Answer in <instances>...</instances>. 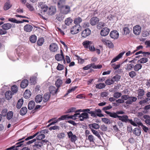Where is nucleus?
<instances>
[{
    "mask_svg": "<svg viewBox=\"0 0 150 150\" xmlns=\"http://www.w3.org/2000/svg\"><path fill=\"white\" fill-rule=\"evenodd\" d=\"M129 122L132 125L135 127L137 126V125L138 126H140L142 124L140 120L137 117L135 118L133 120L132 119H130Z\"/></svg>",
    "mask_w": 150,
    "mask_h": 150,
    "instance_id": "f03ea898",
    "label": "nucleus"
},
{
    "mask_svg": "<svg viewBox=\"0 0 150 150\" xmlns=\"http://www.w3.org/2000/svg\"><path fill=\"white\" fill-rule=\"evenodd\" d=\"M63 54H57L55 56L56 59L58 61H61L64 59Z\"/></svg>",
    "mask_w": 150,
    "mask_h": 150,
    "instance_id": "c756f323",
    "label": "nucleus"
},
{
    "mask_svg": "<svg viewBox=\"0 0 150 150\" xmlns=\"http://www.w3.org/2000/svg\"><path fill=\"white\" fill-rule=\"evenodd\" d=\"M122 94L120 92H116L114 93L113 94V97L116 98H118L122 96Z\"/></svg>",
    "mask_w": 150,
    "mask_h": 150,
    "instance_id": "680f3d73",
    "label": "nucleus"
},
{
    "mask_svg": "<svg viewBox=\"0 0 150 150\" xmlns=\"http://www.w3.org/2000/svg\"><path fill=\"white\" fill-rule=\"evenodd\" d=\"M99 19L96 17H93L91 18L90 23L92 25H95L99 21Z\"/></svg>",
    "mask_w": 150,
    "mask_h": 150,
    "instance_id": "a211bd4d",
    "label": "nucleus"
},
{
    "mask_svg": "<svg viewBox=\"0 0 150 150\" xmlns=\"http://www.w3.org/2000/svg\"><path fill=\"white\" fill-rule=\"evenodd\" d=\"M145 94L144 91L142 89H139L137 91V98L138 99H141L142 97Z\"/></svg>",
    "mask_w": 150,
    "mask_h": 150,
    "instance_id": "f3484780",
    "label": "nucleus"
},
{
    "mask_svg": "<svg viewBox=\"0 0 150 150\" xmlns=\"http://www.w3.org/2000/svg\"><path fill=\"white\" fill-rule=\"evenodd\" d=\"M105 83L108 85H110L114 83L113 81L112 78H110L106 80L105 81Z\"/></svg>",
    "mask_w": 150,
    "mask_h": 150,
    "instance_id": "3c124183",
    "label": "nucleus"
},
{
    "mask_svg": "<svg viewBox=\"0 0 150 150\" xmlns=\"http://www.w3.org/2000/svg\"><path fill=\"white\" fill-rule=\"evenodd\" d=\"M26 6L27 8L31 11H33L34 10L33 7L28 3H26Z\"/></svg>",
    "mask_w": 150,
    "mask_h": 150,
    "instance_id": "338daca9",
    "label": "nucleus"
},
{
    "mask_svg": "<svg viewBox=\"0 0 150 150\" xmlns=\"http://www.w3.org/2000/svg\"><path fill=\"white\" fill-rule=\"evenodd\" d=\"M18 86L16 85H13L11 88V90L13 94L16 93L18 91Z\"/></svg>",
    "mask_w": 150,
    "mask_h": 150,
    "instance_id": "603ef678",
    "label": "nucleus"
},
{
    "mask_svg": "<svg viewBox=\"0 0 150 150\" xmlns=\"http://www.w3.org/2000/svg\"><path fill=\"white\" fill-rule=\"evenodd\" d=\"M105 112L108 115H109L110 116L114 118H117L118 117V115H117V112H111L108 111H105Z\"/></svg>",
    "mask_w": 150,
    "mask_h": 150,
    "instance_id": "a878e982",
    "label": "nucleus"
},
{
    "mask_svg": "<svg viewBox=\"0 0 150 150\" xmlns=\"http://www.w3.org/2000/svg\"><path fill=\"white\" fill-rule=\"evenodd\" d=\"M44 42V39L43 38L39 39L37 41V44L39 46L42 45Z\"/></svg>",
    "mask_w": 150,
    "mask_h": 150,
    "instance_id": "0e129e2a",
    "label": "nucleus"
},
{
    "mask_svg": "<svg viewBox=\"0 0 150 150\" xmlns=\"http://www.w3.org/2000/svg\"><path fill=\"white\" fill-rule=\"evenodd\" d=\"M101 41L104 44L108 46L110 48H112L114 46L112 42L106 39L102 38Z\"/></svg>",
    "mask_w": 150,
    "mask_h": 150,
    "instance_id": "423d86ee",
    "label": "nucleus"
},
{
    "mask_svg": "<svg viewBox=\"0 0 150 150\" xmlns=\"http://www.w3.org/2000/svg\"><path fill=\"white\" fill-rule=\"evenodd\" d=\"M129 75L130 77L133 78L137 75V74L135 71H132L129 73Z\"/></svg>",
    "mask_w": 150,
    "mask_h": 150,
    "instance_id": "e2e57ef3",
    "label": "nucleus"
},
{
    "mask_svg": "<svg viewBox=\"0 0 150 150\" xmlns=\"http://www.w3.org/2000/svg\"><path fill=\"white\" fill-rule=\"evenodd\" d=\"M88 114L85 112H83L80 114L79 113V120L81 121H83L84 120L87 119L88 118Z\"/></svg>",
    "mask_w": 150,
    "mask_h": 150,
    "instance_id": "dca6fc26",
    "label": "nucleus"
},
{
    "mask_svg": "<svg viewBox=\"0 0 150 150\" xmlns=\"http://www.w3.org/2000/svg\"><path fill=\"white\" fill-rule=\"evenodd\" d=\"M88 126L90 128H93L96 129H98L100 127L99 125L96 123H93L89 124L88 125Z\"/></svg>",
    "mask_w": 150,
    "mask_h": 150,
    "instance_id": "4c0bfd02",
    "label": "nucleus"
},
{
    "mask_svg": "<svg viewBox=\"0 0 150 150\" xmlns=\"http://www.w3.org/2000/svg\"><path fill=\"white\" fill-rule=\"evenodd\" d=\"M42 143L40 142V141H38L35 143V144L33 146L35 149H40L41 148L42 146Z\"/></svg>",
    "mask_w": 150,
    "mask_h": 150,
    "instance_id": "e433bc0d",
    "label": "nucleus"
},
{
    "mask_svg": "<svg viewBox=\"0 0 150 150\" xmlns=\"http://www.w3.org/2000/svg\"><path fill=\"white\" fill-rule=\"evenodd\" d=\"M42 99V96L40 95H38L35 98V101L37 103L40 102Z\"/></svg>",
    "mask_w": 150,
    "mask_h": 150,
    "instance_id": "72a5a7b5",
    "label": "nucleus"
},
{
    "mask_svg": "<svg viewBox=\"0 0 150 150\" xmlns=\"http://www.w3.org/2000/svg\"><path fill=\"white\" fill-rule=\"evenodd\" d=\"M120 76L118 74H116L115 76H113L112 79L114 83L115 81L117 82L120 79Z\"/></svg>",
    "mask_w": 150,
    "mask_h": 150,
    "instance_id": "de8ad7c7",
    "label": "nucleus"
},
{
    "mask_svg": "<svg viewBox=\"0 0 150 150\" xmlns=\"http://www.w3.org/2000/svg\"><path fill=\"white\" fill-rule=\"evenodd\" d=\"M13 93L10 91L6 92L5 94V97L7 100H10L12 97Z\"/></svg>",
    "mask_w": 150,
    "mask_h": 150,
    "instance_id": "b1692460",
    "label": "nucleus"
},
{
    "mask_svg": "<svg viewBox=\"0 0 150 150\" xmlns=\"http://www.w3.org/2000/svg\"><path fill=\"white\" fill-rule=\"evenodd\" d=\"M106 85L104 83H99L96 85V87L97 88L101 89L104 88Z\"/></svg>",
    "mask_w": 150,
    "mask_h": 150,
    "instance_id": "79ce46f5",
    "label": "nucleus"
},
{
    "mask_svg": "<svg viewBox=\"0 0 150 150\" xmlns=\"http://www.w3.org/2000/svg\"><path fill=\"white\" fill-rule=\"evenodd\" d=\"M28 84V81L26 79L23 80L21 83L20 86L22 88L26 87Z\"/></svg>",
    "mask_w": 150,
    "mask_h": 150,
    "instance_id": "4be33fe9",
    "label": "nucleus"
},
{
    "mask_svg": "<svg viewBox=\"0 0 150 150\" xmlns=\"http://www.w3.org/2000/svg\"><path fill=\"white\" fill-rule=\"evenodd\" d=\"M73 22V20L71 17L66 18L64 21L65 24L67 25H70Z\"/></svg>",
    "mask_w": 150,
    "mask_h": 150,
    "instance_id": "7c9ffc66",
    "label": "nucleus"
},
{
    "mask_svg": "<svg viewBox=\"0 0 150 150\" xmlns=\"http://www.w3.org/2000/svg\"><path fill=\"white\" fill-rule=\"evenodd\" d=\"M91 42L86 40L84 41L83 43V45L84 46V47L86 48H88L90 46V44Z\"/></svg>",
    "mask_w": 150,
    "mask_h": 150,
    "instance_id": "13d9d810",
    "label": "nucleus"
},
{
    "mask_svg": "<svg viewBox=\"0 0 150 150\" xmlns=\"http://www.w3.org/2000/svg\"><path fill=\"white\" fill-rule=\"evenodd\" d=\"M82 20L81 17H78L75 18L74 20V23L75 25H80L79 24L82 22Z\"/></svg>",
    "mask_w": 150,
    "mask_h": 150,
    "instance_id": "bb28decb",
    "label": "nucleus"
},
{
    "mask_svg": "<svg viewBox=\"0 0 150 150\" xmlns=\"http://www.w3.org/2000/svg\"><path fill=\"white\" fill-rule=\"evenodd\" d=\"M91 131L93 133L95 134L96 136L98 137L100 140H101V137L100 136V134L99 132L94 129H92Z\"/></svg>",
    "mask_w": 150,
    "mask_h": 150,
    "instance_id": "5fc2aeb1",
    "label": "nucleus"
},
{
    "mask_svg": "<svg viewBox=\"0 0 150 150\" xmlns=\"http://www.w3.org/2000/svg\"><path fill=\"white\" fill-rule=\"evenodd\" d=\"M125 51H123L120 53L116 57L112 59L111 62V63H112L118 61L119 59L121 58L123 54L125 53Z\"/></svg>",
    "mask_w": 150,
    "mask_h": 150,
    "instance_id": "2eb2a0df",
    "label": "nucleus"
},
{
    "mask_svg": "<svg viewBox=\"0 0 150 150\" xmlns=\"http://www.w3.org/2000/svg\"><path fill=\"white\" fill-rule=\"evenodd\" d=\"M12 6V5L10 4V2H6L4 7V9L5 10H7L9 9Z\"/></svg>",
    "mask_w": 150,
    "mask_h": 150,
    "instance_id": "ea45409f",
    "label": "nucleus"
},
{
    "mask_svg": "<svg viewBox=\"0 0 150 150\" xmlns=\"http://www.w3.org/2000/svg\"><path fill=\"white\" fill-rule=\"evenodd\" d=\"M91 67H92L93 69H100L102 67V66L101 65H96L94 63L90 64Z\"/></svg>",
    "mask_w": 150,
    "mask_h": 150,
    "instance_id": "8fccbe9b",
    "label": "nucleus"
},
{
    "mask_svg": "<svg viewBox=\"0 0 150 150\" xmlns=\"http://www.w3.org/2000/svg\"><path fill=\"white\" fill-rule=\"evenodd\" d=\"M76 108L74 107H72L70 108L67 111V113H69L74 112H78L81 111V109L77 111H76Z\"/></svg>",
    "mask_w": 150,
    "mask_h": 150,
    "instance_id": "a18cd8bd",
    "label": "nucleus"
},
{
    "mask_svg": "<svg viewBox=\"0 0 150 150\" xmlns=\"http://www.w3.org/2000/svg\"><path fill=\"white\" fill-rule=\"evenodd\" d=\"M54 3H57V6L59 8H62L64 7L65 0H53Z\"/></svg>",
    "mask_w": 150,
    "mask_h": 150,
    "instance_id": "7ed1b4c3",
    "label": "nucleus"
},
{
    "mask_svg": "<svg viewBox=\"0 0 150 150\" xmlns=\"http://www.w3.org/2000/svg\"><path fill=\"white\" fill-rule=\"evenodd\" d=\"M58 90V88H56L55 87L53 86H50L49 88L50 93L53 95L56 94Z\"/></svg>",
    "mask_w": 150,
    "mask_h": 150,
    "instance_id": "6ab92c4d",
    "label": "nucleus"
},
{
    "mask_svg": "<svg viewBox=\"0 0 150 150\" xmlns=\"http://www.w3.org/2000/svg\"><path fill=\"white\" fill-rule=\"evenodd\" d=\"M13 112L12 111H9L7 113L6 115V118L8 120H10L11 119L13 116Z\"/></svg>",
    "mask_w": 150,
    "mask_h": 150,
    "instance_id": "bf43d9fd",
    "label": "nucleus"
},
{
    "mask_svg": "<svg viewBox=\"0 0 150 150\" xmlns=\"http://www.w3.org/2000/svg\"><path fill=\"white\" fill-rule=\"evenodd\" d=\"M56 12V8L53 6H51L48 9V13L50 15L54 14Z\"/></svg>",
    "mask_w": 150,
    "mask_h": 150,
    "instance_id": "412c9836",
    "label": "nucleus"
},
{
    "mask_svg": "<svg viewBox=\"0 0 150 150\" xmlns=\"http://www.w3.org/2000/svg\"><path fill=\"white\" fill-rule=\"evenodd\" d=\"M33 28L32 26L29 24H26L24 27V30L25 31L30 32H31Z\"/></svg>",
    "mask_w": 150,
    "mask_h": 150,
    "instance_id": "393cba45",
    "label": "nucleus"
},
{
    "mask_svg": "<svg viewBox=\"0 0 150 150\" xmlns=\"http://www.w3.org/2000/svg\"><path fill=\"white\" fill-rule=\"evenodd\" d=\"M137 100V98L134 96H129L128 100L125 102L126 104H131L134 102H136Z\"/></svg>",
    "mask_w": 150,
    "mask_h": 150,
    "instance_id": "f8f14e48",
    "label": "nucleus"
},
{
    "mask_svg": "<svg viewBox=\"0 0 150 150\" xmlns=\"http://www.w3.org/2000/svg\"><path fill=\"white\" fill-rule=\"evenodd\" d=\"M25 138V137H23L21 139H19L18 141H20L19 142L17 143L16 144V147H21L22 145H23V143L24 142V140H23Z\"/></svg>",
    "mask_w": 150,
    "mask_h": 150,
    "instance_id": "f704fd0d",
    "label": "nucleus"
},
{
    "mask_svg": "<svg viewBox=\"0 0 150 150\" xmlns=\"http://www.w3.org/2000/svg\"><path fill=\"white\" fill-rule=\"evenodd\" d=\"M37 74L36 73L35 74V76H32L30 78V83H31V84H34L36 83L37 79L36 76H37Z\"/></svg>",
    "mask_w": 150,
    "mask_h": 150,
    "instance_id": "cd10ccee",
    "label": "nucleus"
},
{
    "mask_svg": "<svg viewBox=\"0 0 150 150\" xmlns=\"http://www.w3.org/2000/svg\"><path fill=\"white\" fill-rule=\"evenodd\" d=\"M81 29V26L80 25H74L71 27L70 29V32L73 35L78 33Z\"/></svg>",
    "mask_w": 150,
    "mask_h": 150,
    "instance_id": "f257e3e1",
    "label": "nucleus"
},
{
    "mask_svg": "<svg viewBox=\"0 0 150 150\" xmlns=\"http://www.w3.org/2000/svg\"><path fill=\"white\" fill-rule=\"evenodd\" d=\"M37 39V37L35 35H32L30 38V41L33 43H34L36 42Z\"/></svg>",
    "mask_w": 150,
    "mask_h": 150,
    "instance_id": "49530a36",
    "label": "nucleus"
},
{
    "mask_svg": "<svg viewBox=\"0 0 150 150\" xmlns=\"http://www.w3.org/2000/svg\"><path fill=\"white\" fill-rule=\"evenodd\" d=\"M35 103L34 101H31L28 103V108L30 110L33 109L35 106Z\"/></svg>",
    "mask_w": 150,
    "mask_h": 150,
    "instance_id": "473e14b6",
    "label": "nucleus"
},
{
    "mask_svg": "<svg viewBox=\"0 0 150 150\" xmlns=\"http://www.w3.org/2000/svg\"><path fill=\"white\" fill-rule=\"evenodd\" d=\"M49 48L51 51L52 52H56L58 49L57 45L55 43L51 44L49 46Z\"/></svg>",
    "mask_w": 150,
    "mask_h": 150,
    "instance_id": "6e6552de",
    "label": "nucleus"
},
{
    "mask_svg": "<svg viewBox=\"0 0 150 150\" xmlns=\"http://www.w3.org/2000/svg\"><path fill=\"white\" fill-rule=\"evenodd\" d=\"M134 65L132 64H127L125 69L127 71H130L132 69Z\"/></svg>",
    "mask_w": 150,
    "mask_h": 150,
    "instance_id": "774afa93",
    "label": "nucleus"
},
{
    "mask_svg": "<svg viewBox=\"0 0 150 150\" xmlns=\"http://www.w3.org/2000/svg\"><path fill=\"white\" fill-rule=\"evenodd\" d=\"M110 35L111 38L116 39L118 38L119 36V33L116 30L112 31L110 33Z\"/></svg>",
    "mask_w": 150,
    "mask_h": 150,
    "instance_id": "9b49d317",
    "label": "nucleus"
},
{
    "mask_svg": "<svg viewBox=\"0 0 150 150\" xmlns=\"http://www.w3.org/2000/svg\"><path fill=\"white\" fill-rule=\"evenodd\" d=\"M8 20L9 21L16 23H23V22H22V21H17L16 19L13 18H9L8 19Z\"/></svg>",
    "mask_w": 150,
    "mask_h": 150,
    "instance_id": "37998d69",
    "label": "nucleus"
},
{
    "mask_svg": "<svg viewBox=\"0 0 150 150\" xmlns=\"http://www.w3.org/2000/svg\"><path fill=\"white\" fill-rule=\"evenodd\" d=\"M91 33V30L89 28H86L82 32L81 35L82 37L86 38L90 35Z\"/></svg>",
    "mask_w": 150,
    "mask_h": 150,
    "instance_id": "0eeeda50",
    "label": "nucleus"
},
{
    "mask_svg": "<svg viewBox=\"0 0 150 150\" xmlns=\"http://www.w3.org/2000/svg\"><path fill=\"white\" fill-rule=\"evenodd\" d=\"M11 27V25L9 23H5L2 26V28L3 29L5 30L10 29Z\"/></svg>",
    "mask_w": 150,
    "mask_h": 150,
    "instance_id": "c85d7f7f",
    "label": "nucleus"
},
{
    "mask_svg": "<svg viewBox=\"0 0 150 150\" xmlns=\"http://www.w3.org/2000/svg\"><path fill=\"white\" fill-rule=\"evenodd\" d=\"M45 137V136L44 134H39L37 137V139L38 140H40L44 139Z\"/></svg>",
    "mask_w": 150,
    "mask_h": 150,
    "instance_id": "69168bd1",
    "label": "nucleus"
},
{
    "mask_svg": "<svg viewBox=\"0 0 150 150\" xmlns=\"http://www.w3.org/2000/svg\"><path fill=\"white\" fill-rule=\"evenodd\" d=\"M64 10L63 11V13L66 14H68L70 11V7L69 6H64ZM62 9H63L62 8Z\"/></svg>",
    "mask_w": 150,
    "mask_h": 150,
    "instance_id": "c9c22d12",
    "label": "nucleus"
},
{
    "mask_svg": "<svg viewBox=\"0 0 150 150\" xmlns=\"http://www.w3.org/2000/svg\"><path fill=\"white\" fill-rule=\"evenodd\" d=\"M101 41L104 44L108 46L110 48H112L114 46L112 42L106 39L102 38Z\"/></svg>",
    "mask_w": 150,
    "mask_h": 150,
    "instance_id": "39448f33",
    "label": "nucleus"
},
{
    "mask_svg": "<svg viewBox=\"0 0 150 150\" xmlns=\"http://www.w3.org/2000/svg\"><path fill=\"white\" fill-rule=\"evenodd\" d=\"M68 137L70 138V140L72 142H74L77 140V137L75 135L73 134L71 131L67 133Z\"/></svg>",
    "mask_w": 150,
    "mask_h": 150,
    "instance_id": "9d476101",
    "label": "nucleus"
},
{
    "mask_svg": "<svg viewBox=\"0 0 150 150\" xmlns=\"http://www.w3.org/2000/svg\"><path fill=\"white\" fill-rule=\"evenodd\" d=\"M109 32V29L107 27H105L101 30L100 34L101 36H105L108 34Z\"/></svg>",
    "mask_w": 150,
    "mask_h": 150,
    "instance_id": "4468645a",
    "label": "nucleus"
},
{
    "mask_svg": "<svg viewBox=\"0 0 150 150\" xmlns=\"http://www.w3.org/2000/svg\"><path fill=\"white\" fill-rule=\"evenodd\" d=\"M95 112L97 113L96 114L97 116H98L100 117H103L104 116V115L101 113V110L100 109H98L96 110Z\"/></svg>",
    "mask_w": 150,
    "mask_h": 150,
    "instance_id": "4d7b16f0",
    "label": "nucleus"
},
{
    "mask_svg": "<svg viewBox=\"0 0 150 150\" xmlns=\"http://www.w3.org/2000/svg\"><path fill=\"white\" fill-rule=\"evenodd\" d=\"M101 120L103 122L107 124H110L111 123L110 120L106 118H102Z\"/></svg>",
    "mask_w": 150,
    "mask_h": 150,
    "instance_id": "052dcab7",
    "label": "nucleus"
},
{
    "mask_svg": "<svg viewBox=\"0 0 150 150\" xmlns=\"http://www.w3.org/2000/svg\"><path fill=\"white\" fill-rule=\"evenodd\" d=\"M50 96V95L49 93H45L42 97L43 101L45 103L47 102L49 100Z\"/></svg>",
    "mask_w": 150,
    "mask_h": 150,
    "instance_id": "5701e85b",
    "label": "nucleus"
},
{
    "mask_svg": "<svg viewBox=\"0 0 150 150\" xmlns=\"http://www.w3.org/2000/svg\"><path fill=\"white\" fill-rule=\"evenodd\" d=\"M62 83V81L60 79H57L55 85L57 88L60 87Z\"/></svg>",
    "mask_w": 150,
    "mask_h": 150,
    "instance_id": "c03bdc74",
    "label": "nucleus"
},
{
    "mask_svg": "<svg viewBox=\"0 0 150 150\" xmlns=\"http://www.w3.org/2000/svg\"><path fill=\"white\" fill-rule=\"evenodd\" d=\"M23 103V100L21 99L18 101L17 104V107L18 108H20L22 105Z\"/></svg>",
    "mask_w": 150,
    "mask_h": 150,
    "instance_id": "864d4df0",
    "label": "nucleus"
},
{
    "mask_svg": "<svg viewBox=\"0 0 150 150\" xmlns=\"http://www.w3.org/2000/svg\"><path fill=\"white\" fill-rule=\"evenodd\" d=\"M27 111V108L25 107H23L21 109L20 113L21 115H23L26 113Z\"/></svg>",
    "mask_w": 150,
    "mask_h": 150,
    "instance_id": "58836bf2",
    "label": "nucleus"
},
{
    "mask_svg": "<svg viewBox=\"0 0 150 150\" xmlns=\"http://www.w3.org/2000/svg\"><path fill=\"white\" fill-rule=\"evenodd\" d=\"M142 67V65L140 64H136L134 67V70L135 71H137L140 69Z\"/></svg>",
    "mask_w": 150,
    "mask_h": 150,
    "instance_id": "a19ab883",
    "label": "nucleus"
},
{
    "mask_svg": "<svg viewBox=\"0 0 150 150\" xmlns=\"http://www.w3.org/2000/svg\"><path fill=\"white\" fill-rule=\"evenodd\" d=\"M132 132L135 135L139 136L141 134V131L139 127H136L132 130Z\"/></svg>",
    "mask_w": 150,
    "mask_h": 150,
    "instance_id": "aec40b11",
    "label": "nucleus"
},
{
    "mask_svg": "<svg viewBox=\"0 0 150 150\" xmlns=\"http://www.w3.org/2000/svg\"><path fill=\"white\" fill-rule=\"evenodd\" d=\"M150 100V98H146L145 99L141 100L139 102V104L141 105H143L144 104L146 103L148 101Z\"/></svg>",
    "mask_w": 150,
    "mask_h": 150,
    "instance_id": "09e8293b",
    "label": "nucleus"
},
{
    "mask_svg": "<svg viewBox=\"0 0 150 150\" xmlns=\"http://www.w3.org/2000/svg\"><path fill=\"white\" fill-rule=\"evenodd\" d=\"M129 25H125L123 28L122 34L123 35H127L129 34L131 30V29L129 28Z\"/></svg>",
    "mask_w": 150,
    "mask_h": 150,
    "instance_id": "20e7f679",
    "label": "nucleus"
},
{
    "mask_svg": "<svg viewBox=\"0 0 150 150\" xmlns=\"http://www.w3.org/2000/svg\"><path fill=\"white\" fill-rule=\"evenodd\" d=\"M31 95V93L29 90H26L25 91L24 94L23 96L26 99H28L29 98Z\"/></svg>",
    "mask_w": 150,
    "mask_h": 150,
    "instance_id": "2f4dec72",
    "label": "nucleus"
},
{
    "mask_svg": "<svg viewBox=\"0 0 150 150\" xmlns=\"http://www.w3.org/2000/svg\"><path fill=\"white\" fill-rule=\"evenodd\" d=\"M118 118H119V120H121L122 122H129L130 119H128V117L127 115H124L122 116L118 115Z\"/></svg>",
    "mask_w": 150,
    "mask_h": 150,
    "instance_id": "ddd939ff",
    "label": "nucleus"
},
{
    "mask_svg": "<svg viewBox=\"0 0 150 150\" xmlns=\"http://www.w3.org/2000/svg\"><path fill=\"white\" fill-rule=\"evenodd\" d=\"M141 30V28L138 25L135 26L133 28V33L134 34L138 35L140 33Z\"/></svg>",
    "mask_w": 150,
    "mask_h": 150,
    "instance_id": "1a4fd4ad",
    "label": "nucleus"
},
{
    "mask_svg": "<svg viewBox=\"0 0 150 150\" xmlns=\"http://www.w3.org/2000/svg\"><path fill=\"white\" fill-rule=\"evenodd\" d=\"M150 34V30L147 29L143 32L142 36L144 37H146L149 35Z\"/></svg>",
    "mask_w": 150,
    "mask_h": 150,
    "instance_id": "6e6d98bb",
    "label": "nucleus"
}]
</instances>
